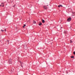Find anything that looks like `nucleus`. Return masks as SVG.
<instances>
[{"instance_id": "1", "label": "nucleus", "mask_w": 75, "mask_h": 75, "mask_svg": "<svg viewBox=\"0 0 75 75\" xmlns=\"http://www.w3.org/2000/svg\"><path fill=\"white\" fill-rule=\"evenodd\" d=\"M71 20H72V19L71 17H70L67 19V21L68 22H70V21H71Z\"/></svg>"}, {"instance_id": "2", "label": "nucleus", "mask_w": 75, "mask_h": 75, "mask_svg": "<svg viewBox=\"0 0 75 75\" xmlns=\"http://www.w3.org/2000/svg\"><path fill=\"white\" fill-rule=\"evenodd\" d=\"M12 61V60L11 59H9V64H12V62H11Z\"/></svg>"}, {"instance_id": "3", "label": "nucleus", "mask_w": 75, "mask_h": 75, "mask_svg": "<svg viewBox=\"0 0 75 75\" xmlns=\"http://www.w3.org/2000/svg\"><path fill=\"white\" fill-rule=\"evenodd\" d=\"M58 7H59V8L60 7H63V6H62V5H60L58 6Z\"/></svg>"}, {"instance_id": "4", "label": "nucleus", "mask_w": 75, "mask_h": 75, "mask_svg": "<svg viewBox=\"0 0 75 75\" xmlns=\"http://www.w3.org/2000/svg\"><path fill=\"white\" fill-rule=\"evenodd\" d=\"M42 23H45V21L43 19L42 20Z\"/></svg>"}, {"instance_id": "5", "label": "nucleus", "mask_w": 75, "mask_h": 75, "mask_svg": "<svg viewBox=\"0 0 75 75\" xmlns=\"http://www.w3.org/2000/svg\"><path fill=\"white\" fill-rule=\"evenodd\" d=\"M20 63H21V67H23V66H22V64L23 63L22 62H20Z\"/></svg>"}, {"instance_id": "6", "label": "nucleus", "mask_w": 75, "mask_h": 75, "mask_svg": "<svg viewBox=\"0 0 75 75\" xmlns=\"http://www.w3.org/2000/svg\"><path fill=\"white\" fill-rule=\"evenodd\" d=\"M44 7L45 8V9H47V7H46V6H44Z\"/></svg>"}, {"instance_id": "7", "label": "nucleus", "mask_w": 75, "mask_h": 75, "mask_svg": "<svg viewBox=\"0 0 75 75\" xmlns=\"http://www.w3.org/2000/svg\"><path fill=\"white\" fill-rule=\"evenodd\" d=\"M75 15V13L74 12L73 13V16H74Z\"/></svg>"}, {"instance_id": "8", "label": "nucleus", "mask_w": 75, "mask_h": 75, "mask_svg": "<svg viewBox=\"0 0 75 75\" xmlns=\"http://www.w3.org/2000/svg\"><path fill=\"white\" fill-rule=\"evenodd\" d=\"M33 23L34 24H35L36 23V22H35V21H33Z\"/></svg>"}, {"instance_id": "9", "label": "nucleus", "mask_w": 75, "mask_h": 75, "mask_svg": "<svg viewBox=\"0 0 75 75\" xmlns=\"http://www.w3.org/2000/svg\"><path fill=\"white\" fill-rule=\"evenodd\" d=\"M25 26H26V25L25 24H24V26H23V28H25Z\"/></svg>"}, {"instance_id": "10", "label": "nucleus", "mask_w": 75, "mask_h": 75, "mask_svg": "<svg viewBox=\"0 0 75 75\" xmlns=\"http://www.w3.org/2000/svg\"><path fill=\"white\" fill-rule=\"evenodd\" d=\"M39 25H42V23H39Z\"/></svg>"}, {"instance_id": "11", "label": "nucleus", "mask_w": 75, "mask_h": 75, "mask_svg": "<svg viewBox=\"0 0 75 75\" xmlns=\"http://www.w3.org/2000/svg\"><path fill=\"white\" fill-rule=\"evenodd\" d=\"M71 58H74V56H72L71 57Z\"/></svg>"}, {"instance_id": "12", "label": "nucleus", "mask_w": 75, "mask_h": 75, "mask_svg": "<svg viewBox=\"0 0 75 75\" xmlns=\"http://www.w3.org/2000/svg\"><path fill=\"white\" fill-rule=\"evenodd\" d=\"M1 5H2V4H3V5H4V3H1Z\"/></svg>"}, {"instance_id": "13", "label": "nucleus", "mask_w": 75, "mask_h": 75, "mask_svg": "<svg viewBox=\"0 0 75 75\" xmlns=\"http://www.w3.org/2000/svg\"><path fill=\"white\" fill-rule=\"evenodd\" d=\"M64 34H66V31H64Z\"/></svg>"}, {"instance_id": "14", "label": "nucleus", "mask_w": 75, "mask_h": 75, "mask_svg": "<svg viewBox=\"0 0 75 75\" xmlns=\"http://www.w3.org/2000/svg\"><path fill=\"white\" fill-rule=\"evenodd\" d=\"M70 43H72V41H71V40H70Z\"/></svg>"}, {"instance_id": "15", "label": "nucleus", "mask_w": 75, "mask_h": 75, "mask_svg": "<svg viewBox=\"0 0 75 75\" xmlns=\"http://www.w3.org/2000/svg\"><path fill=\"white\" fill-rule=\"evenodd\" d=\"M1 31H2V32H3V31H4V30H1Z\"/></svg>"}, {"instance_id": "16", "label": "nucleus", "mask_w": 75, "mask_h": 75, "mask_svg": "<svg viewBox=\"0 0 75 75\" xmlns=\"http://www.w3.org/2000/svg\"><path fill=\"white\" fill-rule=\"evenodd\" d=\"M73 54H74V55H75V51L74 52Z\"/></svg>"}, {"instance_id": "17", "label": "nucleus", "mask_w": 75, "mask_h": 75, "mask_svg": "<svg viewBox=\"0 0 75 75\" xmlns=\"http://www.w3.org/2000/svg\"><path fill=\"white\" fill-rule=\"evenodd\" d=\"M5 31H6V29H5Z\"/></svg>"}, {"instance_id": "18", "label": "nucleus", "mask_w": 75, "mask_h": 75, "mask_svg": "<svg viewBox=\"0 0 75 75\" xmlns=\"http://www.w3.org/2000/svg\"><path fill=\"white\" fill-rule=\"evenodd\" d=\"M4 5H3L2 6V7H4Z\"/></svg>"}, {"instance_id": "19", "label": "nucleus", "mask_w": 75, "mask_h": 75, "mask_svg": "<svg viewBox=\"0 0 75 75\" xmlns=\"http://www.w3.org/2000/svg\"><path fill=\"white\" fill-rule=\"evenodd\" d=\"M1 6H2V5H0V7H1Z\"/></svg>"}, {"instance_id": "20", "label": "nucleus", "mask_w": 75, "mask_h": 75, "mask_svg": "<svg viewBox=\"0 0 75 75\" xmlns=\"http://www.w3.org/2000/svg\"><path fill=\"white\" fill-rule=\"evenodd\" d=\"M63 28V27H61V28Z\"/></svg>"}, {"instance_id": "21", "label": "nucleus", "mask_w": 75, "mask_h": 75, "mask_svg": "<svg viewBox=\"0 0 75 75\" xmlns=\"http://www.w3.org/2000/svg\"><path fill=\"white\" fill-rule=\"evenodd\" d=\"M48 6V5H47V6Z\"/></svg>"}]
</instances>
